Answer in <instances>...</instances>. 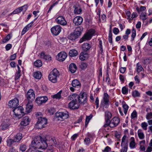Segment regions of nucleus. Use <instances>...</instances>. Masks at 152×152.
<instances>
[{
	"label": "nucleus",
	"instance_id": "nucleus-25",
	"mask_svg": "<svg viewBox=\"0 0 152 152\" xmlns=\"http://www.w3.org/2000/svg\"><path fill=\"white\" fill-rule=\"evenodd\" d=\"M72 85L73 87L75 88L80 87V83L78 80L76 79L73 80L72 82Z\"/></svg>",
	"mask_w": 152,
	"mask_h": 152
},
{
	"label": "nucleus",
	"instance_id": "nucleus-42",
	"mask_svg": "<svg viewBox=\"0 0 152 152\" xmlns=\"http://www.w3.org/2000/svg\"><path fill=\"white\" fill-rule=\"evenodd\" d=\"M145 9L146 7L145 6H141L140 8L138 7H137L136 10L138 12H140L141 11H144L145 10Z\"/></svg>",
	"mask_w": 152,
	"mask_h": 152
},
{
	"label": "nucleus",
	"instance_id": "nucleus-58",
	"mask_svg": "<svg viewBox=\"0 0 152 152\" xmlns=\"http://www.w3.org/2000/svg\"><path fill=\"white\" fill-rule=\"evenodd\" d=\"M78 135L77 134H75L71 137V139L72 141H74L77 138Z\"/></svg>",
	"mask_w": 152,
	"mask_h": 152
},
{
	"label": "nucleus",
	"instance_id": "nucleus-32",
	"mask_svg": "<svg viewBox=\"0 0 152 152\" xmlns=\"http://www.w3.org/2000/svg\"><path fill=\"white\" fill-rule=\"evenodd\" d=\"M34 66L37 67H41L42 65V61L40 60H38L34 63Z\"/></svg>",
	"mask_w": 152,
	"mask_h": 152
},
{
	"label": "nucleus",
	"instance_id": "nucleus-62",
	"mask_svg": "<svg viewBox=\"0 0 152 152\" xmlns=\"http://www.w3.org/2000/svg\"><path fill=\"white\" fill-rule=\"evenodd\" d=\"M137 15L136 13L133 12L132 14V16L131 18V20H132L134 18L137 17Z\"/></svg>",
	"mask_w": 152,
	"mask_h": 152
},
{
	"label": "nucleus",
	"instance_id": "nucleus-59",
	"mask_svg": "<svg viewBox=\"0 0 152 152\" xmlns=\"http://www.w3.org/2000/svg\"><path fill=\"white\" fill-rule=\"evenodd\" d=\"M22 10V11L24 12H25L27 9L28 6L27 4L21 7Z\"/></svg>",
	"mask_w": 152,
	"mask_h": 152
},
{
	"label": "nucleus",
	"instance_id": "nucleus-16",
	"mask_svg": "<svg viewBox=\"0 0 152 152\" xmlns=\"http://www.w3.org/2000/svg\"><path fill=\"white\" fill-rule=\"evenodd\" d=\"M83 20V18L82 17L77 16L74 18L73 22L75 25L78 26L82 23Z\"/></svg>",
	"mask_w": 152,
	"mask_h": 152
},
{
	"label": "nucleus",
	"instance_id": "nucleus-33",
	"mask_svg": "<svg viewBox=\"0 0 152 152\" xmlns=\"http://www.w3.org/2000/svg\"><path fill=\"white\" fill-rule=\"evenodd\" d=\"M131 139L132 141L130 142L129 144V146L131 148H135V143L134 138L131 137Z\"/></svg>",
	"mask_w": 152,
	"mask_h": 152
},
{
	"label": "nucleus",
	"instance_id": "nucleus-4",
	"mask_svg": "<svg viewBox=\"0 0 152 152\" xmlns=\"http://www.w3.org/2000/svg\"><path fill=\"white\" fill-rule=\"evenodd\" d=\"M82 31V29L81 27H77L73 33L68 36V38L71 40H75L80 36Z\"/></svg>",
	"mask_w": 152,
	"mask_h": 152
},
{
	"label": "nucleus",
	"instance_id": "nucleus-2",
	"mask_svg": "<svg viewBox=\"0 0 152 152\" xmlns=\"http://www.w3.org/2000/svg\"><path fill=\"white\" fill-rule=\"evenodd\" d=\"M71 98H73V100H77L81 104L84 105L87 103V96L86 94L85 93L80 94L79 95L77 94H72Z\"/></svg>",
	"mask_w": 152,
	"mask_h": 152
},
{
	"label": "nucleus",
	"instance_id": "nucleus-1",
	"mask_svg": "<svg viewBox=\"0 0 152 152\" xmlns=\"http://www.w3.org/2000/svg\"><path fill=\"white\" fill-rule=\"evenodd\" d=\"M30 146V148L45 149L48 147L46 139L45 137L42 138L40 136H37L31 141Z\"/></svg>",
	"mask_w": 152,
	"mask_h": 152
},
{
	"label": "nucleus",
	"instance_id": "nucleus-51",
	"mask_svg": "<svg viewBox=\"0 0 152 152\" xmlns=\"http://www.w3.org/2000/svg\"><path fill=\"white\" fill-rule=\"evenodd\" d=\"M126 16L128 17V18H127V19L129 20V22H131V12L129 11H127L126 13Z\"/></svg>",
	"mask_w": 152,
	"mask_h": 152
},
{
	"label": "nucleus",
	"instance_id": "nucleus-18",
	"mask_svg": "<svg viewBox=\"0 0 152 152\" xmlns=\"http://www.w3.org/2000/svg\"><path fill=\"white\" fill-rule=\"evenodd\" d=\"M30 120L27 116H25L23 119L22 121L20 122L21 125L26 126L29 124Z\"/></svg>",
	"mask_w": 152,
	"mask_h": 152
},
{
	"label": "nucleus",
	"instance_id": "nucleus-15",
	"mask_svg": "<svg viewBox=\"0 0 152 152\" xmlns=\"http://www.w3.org/2000/svg\"><path fill=\"white\" fill-rule=\"evenodd\" d=\"M67 55L65 52H61L57 56L56 58L57 59L60 61H63L66 58Z\"/></svg>",
	"mask_w": 152,
	"mask_h": 152
},
{
	"label": "nucleus",
	"instance_id": "nucleus-24",
	"mask_svg": "<svg viewBox=\"0 0 152 152\" xmlns=\"http://www.w3.org/2000/svg\"><path fill=\"white\" fill-rule=\"evenodd\" d=\"M88 55L85 53L81 52L79 56L80 59L82 61H83L88 59Z\"/></svg>",
	"mask_w": 152,
	"mask_h": 152
},
{
	"label": "nucleus",
	"instance_id": "nucleus-47",
	"mask_svg": "<svg viewBox=\"0 0 152 152\" xmlns=\"http://www.w3.org/2000/svg\"><path fill=\"white\" fill-rule=\"evenodd\" d=\"M137 117V113L135 110H134L131 115V117L132 118H134Z\"/></svg>",
	"mask_w": 152,
	"mask_h": 152
},
{
	"label": "nucleus",
	"instance_id": "nucleus-52",
	"mask_svg": "<svg viewBox=\"0 0 152 152\" xmlns=\"http://www.w3.org/2000/svg\"><path fill=\"white\" fill-rule=\"evenodd\" d=\"M84 142L86 145L89 144L90 143V140L88 137L86 138L84 140Z\"/></svg>",
	"mask_w": 152,
	"mask_h": 152
},
{
	"label": "nucleus",
	"instance_id": "nucleus-38",
	"mask_svg": "<svg viewBox=\"0 0 152 152\" xmlns=\"http://www.w3.org/2000/svg\"><path fill=\"white\" fill-rule=\"evenodd\" d=\"M52 97L56 99H59L61 98V91H59L56 94L52 96Z\"/></svg>",
	"mask_w": 152,
	"mask_h": 152
},
{
	"label": "nucleus",
	"instance_id": "nucleus-48",
	"mask_svg": "<svg viewBox=\"0 0 152 152\" xmlns=\"http://www.w3.org/2000/svg\"><path fill=\"white\" fill-rule=\"evenodd\" d=\"M146 14H144L143 13H142L140 15L141 18L143 21H144L146 19Z\"/></svg>",
	"mask_w": 152,
	"mask_h": 152
},
{
	"label": "nucleus",
	"instance_id": "nucleus-17",
	"mask_svg": "<svg viewBox=\"0 0 152 152\" xmlns=\"http://www.w3.org/2000/svg\"><path fill=\"white\" fill-rule=\"evenodd\" d=\"M57 23L62 25H65L67 24V22L65 19L64 18L60 16L58 17L56 20Z\"/></svg>",
	"mask_w": 152,
	"mask_h": 152
},
{
	"label": "nucleus",
	"instance_id": "nucleus-21",
	"mask_svg": "<svg viewBox=\"0 0 152 152\" xmlns=\"http://www.w3.org/2000/svg\"><path fill=\"white\" fill-rule=\"evenodd\" d=\"M73 7L74 9V13L75 14L79 15L82 12V10L79 6L75 5Z\"/></svg>",
	"mask_w": 152,
	"mask_h": 152
},
{
	"label": "nucleus",
	"instance_id": "nucleus-64",
	"mask_svg": "<svg viewBox=\"0 0 152 152\" xmlns=\"http://www.w3.org/2000/svg\"><path fill=\"white\" fill-rule=\"evenodd\" d=\"M124 77L122 75H119V78L121 82H124Z\"/></svg>",
	"mask_w": 152,
	"mask_h": 152
},
{
	"label": "nucleus",
	"instance_id": "nucleus-39",
	"mask_svg": "<svg viewBox=\"0 0 152 152\" xmlns=\"http://www.w3.org/2000/svg\"><path fill=\"white\" fill-rule=\"evenodd\" d=\"M136 36V31L135 29L134 28L132 29V34L131 35L132 40L133 41Z\"/></svg>",
	"mask_w": 152,
	"mask_h": 152
},
{
	"label": "nucleus",
	"instance_id": "nucleus-29",
	"mask_svg": "<svg viewBox=\"0 0 152 152\" xmlns=\"http://www.w3.org/2000/svg\"><path fill=\"white\" fill-rule=\"evenodd\" d=\"M78 54L77 51L75 49H72L69 52V55L71 57H74Z\"/></svg>",
	"mask_w": 152,
	"mask_h": 152
},
{
	"label": "nucleus",
	"instance_id": "nucleus-19",
	"mask_svg": "<svg viewBox=\"0 0 152 152\" xmlns=\"http://www.w3.org/2000/svg\"><path fill=\"white\" fill-rule=\"evenodd\" d=\"M72 101L69 104V108L72 109H76L78 108V107H76L75 106L77 104V100H73V98H72Z\"/></svg>",
	"mask_w": 152,
	"mask_h": 152
},
{
	"label": "nucleus",
	"instance_id": "nucleus-46",
	"mask_svg": "<svg viewBox=\"0 0 152 152\" xmlns=\"http://www.w3.org/2000/svg\"><path fill=\"white\" fill-rule=\"evenodd\" d=\"M127 150V144H125L123 148L122 149L121 151V152H126Z\"/></svg>",
	"mask_w": 152,
	"mask_h": 152
},
{
	"label": "nucleus",
	"instance_id": "nucleus-41",
	"mask_svg": "<svg viewBox=\"0 0 152 152\" xmlns=\"http://www.w3.org/2000/svg\"><path fill=\"white\" fill-rule=\"evenodd\" d=\"M20 70H18V72L15 73V80H17L20 78Z\"/></svg>",
	"mask_w": 152,
	"mask_h": 152
},
{
	"label": "nucleus",
	"instance_id": "nucleus-28",
	"mask_svg": "<svg viewBox=\"0 0 152 152\" xmlns=\"http://www.w3.org/2000/svg\"><path fill=\"white\" fill-rule=\"evenodd\" d=\"M42 73L39 71L35 72L34 73L33 76L36 79H40L42 77Z\"/></svg>",
	"mask_w": 152,
	"mask_h": 152
},
{
	"label": "nucleus",
	"instance_id": "nucleus-50",
	"mask_svg": "<svg viewBox=\"0 0 152 152\" xmlns=\"http://www.w3.org/2000/svg\"><path fill=\"white\" fill-rule=\"evenodd\" d=\"M148 125L146 122H144L141 124L142 127L144 130L147 129Z\"/></svg>",
	"mask_w": 152,
	"mask_h": 152
},
{
	"label": "nucleus",
	"instance_id": "nucleus-7",
	"mask_svg": "<svg viewBox=\"0 0 152 152\" xmlns=\"http://www.w3.org/2000/svg\"><path fill=\"white\" fill-rule=\"evenodd\" d=\"M15 115L18 118H20L25 115V113L24 112V109L21 106H19L12 110Z\"/></svg>",
	"mask_w": 152,
	"mask_h": 152
},
{
	"label": "nucleus",
	"instance_id": "nucleus-60",
	"mask_svg": "<svg viewBox=\"0 0 152 152\" xmlns=\"http://www.w3.org/2000/svg\"><path fill=\"white\" fill-rule=\"evenodd\" d=\"M83 118V116H80L78 119L75 122V123H80L82 121Z\"/></svg>",
	"mask_w": 152,
	"mask_h": 152
},
{
	"label": "nucleus",
	"instance_id": "nucleus-11",
	"mask_svg": "<svg viewBox=\"0 0 152 152\" xmlns=\"http://www.w3.org/2000/svg\"><path fill=\"white\" fill-rule=\"evenodd\" d=\"M26 97L28 102H32L35 98V95L33 90L32 89H29L27 93Z\"/></svg>",
	"mask_w": 152,
	"mask_h": 152
},
{
	"label": "nucleus",
	"instance_id": "nucleus-6",
	"mask_svg": "<svg viewBox=\"0 0 152 152\" xmlns=\"http://www.w3.org/2000/svg\"><path fill=\"white\" fill-rule=\"evenodd\" d=\"M47 122L46 118L40 116L38 118V121L36 125L38 129H41L46 127Z\"/></svg>",
	"mask_w": 152,
	"mask_h": 152
},
{
	"label": "nucleus",
	"instance_id": "nucleus-3",
	"mask_svg": "<svg viewBox=\"0 0 152 152\" xmlns=\"http://www.w3.org/2000/svg\"><path fill=\"white\" fill-rule=\"evenodd\" d=\"M60 75L58 71L54 69L50 73L48 76L49 80L52 82L55 83L57 82L58 79Z\"/></svg>",
	"mask_w": 152,
	"mask_h": 152
},
{
	"label": "nucleus",
	"instance_id": "nucleus-55",
	"mask_svg": "<svg viewBox=\"0 0 152 152\" xmlns=\"http://www.w3.org/2000/svg\"><path fill=\"white\" fill-rule=\"evenodd\" d=\"M43 58L45 60H48L50 61L51 60V56L49 55H46L45 56H44V58Z\"/></svg>",
	"mask_w": 152,
	"mask_h": 152
},
{
	"label": "nucleus",
	"instance_id": "nucleus-35",
	"mask_svg": "<svg viewBox=\"0 0 152 152\" xmlns=\"http://www.w3.org/2000/svg\"><path fill=\"white\" fill-rule=\"evenodd\" d=\"M88 66L87 63L82 62L80 65V67L82 69L84 70Z\"/></svg>",
	"mask_w": 152,
	"mask_h": 152
},
{
	"label": "nucleus",
	"instance_id": "nucleus-20",
	"mask_svg": "<svg viewBox=\"0 0 152 152\" xmlns=\"http://www.w3.org/2000/svg\"><path fill=\"white\" fill-rule=\"evenodd\" d=\"M112 115L111 113L109 112L106 111L105 113V124L109 122L110 119L111 118Z\"/></svg>",
	"mask_w": 152,
	"mask_h": 152
},
{
	"label": "nucleus",
	"instance_id": "nucleus-56",
	"mask_svg": "<svg viewBox=\"0 0 152 152\" xmlns=\"http://www.w3.org/2000/svg\"><path fill=\"white\" fill-rule=\"evenodd\" d=\"M96 11H97V15L98 16H97V18H99V20H100V10L99 9H98L97 10H96Z\"/></svg>",
	"mask_w": 152,
	"mask_h": 152
},
{
	"label": "nucleus",
	"instance_id": "nucleus-44",
	"mask_svg": "<svg viewBox=\"0 0 152 152\" xmlns=\"http://www.w3.org/2000/svg\"><path fill=\"white\" fill-rule=\"evenodd\" d=\"M9 126V125L7 123H3L2 124L1 129L3 130H5L7 129Z\"/></svg>",
	"mask_w": 152,
	"mask_h": 152
},
{
	"label": "nucleus",
	"instance_id": "nucleus-22",
	"mask_svg": "<svg viewBox=\"0 0 152 152\" xmlns=\"http://www.w3.org/2000/svg\"><path fill=\"white\" fill-rule=\"evenodd\" d=\"M33 105L32 102H28L26 105V112L28 113L31 111L33 108Z\"/></svg>",
	"mask_w": 152,
	"mask_h": 152
},
{
	"label": "nucleus",
	"instance_id": "nucleus-37",
	"mask_svg": "<svg viewBox=\"0 0 152 152\" xmlns=\"http://www.w3.org/2000/svg\"><path fill=\"white\" fill-rule=\"evenodd\" d=\"M92 117V115L91 114L89 116H86V119L85 121V125L86 126L87 125L88 123H89L90 120L91 119V118Z\"/></svg>",
	"mask_w": 152,
	"mask_h": 152
},
{
	"label": "nucleus",
	"instance_id": "nucleus-31",
	"mask_svg": "<svg viewBox=\"0 0 152 152\" xmlns=\"http://www.w3.org/2000/svg\"><path fill=\"white\" fill-rule=\"evenodd\" d=\"M15 142V141L13 139H8L7 140V145L8 146L10 147L12 146L13 143Z\"/></svg>",
	"mask_w": 152,
	"mask_h": 152
},
{
	"label": "nucleus",
	"instance_id": "nucleus-8",
	"mask_svg": "<svg viewBox=\"0 0 152 152\" xmlns=\"http://www.w3.org/2000/svg\"><path fill=\"white\" fill-rule=\"evenodd\" d=\"M120 123V119L119 118L115 117L113 118L111 121H109L108 124H105L104 125V127L109 126L111 128H114L117 126Z\"/></svg>",
	"mask_w": 152,
	"mask_h": 152
},
{
	"label": "nucleus",
	"instance_id": "nucleus-49",
	"mask_svg": "<svg viewBox=\"0 0 152 152\" xmlns=\"http://www.w3.org/2000/svg\"><path fill=\"white\" fill-rule=\"evenodd\" d=\"M113 33L115 35L117 34L119 32V29L117 28H114L113 30Z\"/></svg>",
	"mask_w": 152,
	"mask_h": 152
},
{
	"label": "nucleus",
	"instance_id": "nucleus-26",
	"mask_svg": "<svg viewBox=\"0 0 152 152\" xmlns=\"http://www.w3.org/2000/svg\"><path fill=\"white\" fill-rule=\"evenodd\" d=\"M82 47L83 51L86 52L90 49L91 45L88 43H84L82 45Z\"/></svg>",
	"mask_w": 152,
	"mask_h": 152
},
{
	"label": "nucleus",
	"instance_id": "nucleus-45",
	"mask_svg": "<svg viewBox=\"0 0 152 152\" xmlns=\"http://www.w3.org/2000/svg\"><path fill=\"white\" fill-rule=\"evenodd\" d=\"M19 149L20 151L22 152L24 151L26 149V145L23 144L21 145Z\"/></svg>",
	"mask_w": 152,
	"mask_h": 152
},
{
	"label": "nucleus",
	"instance_id": "nucleus-5",
	"mask_svg": "<svg viewBox=\"0 0 152 152\" xmlns=\"http://www.w3.org/2000/svg\"><path fill=\"white\" fill-rule=\"evenodd\" d=\"M95 31L94 29H91L86 34L79 40V43H81L86 40H88L91 38L92 37L95 33Z\"/></svg>",
	"mask_w": 152,
	"mask_h": 152
},
{
	"label": "nucleus",
	"instance_id": "nucleus-36",
	"mask_svg": "<svg viewBox=\"0 0 152 152\" xmlns=\"http://www.w3.org/2000/svg\"><path fill=\"white\" fill-rule=\"evenodd\" d=\"M132 95L134 97H139L140 96V94L138 91L134 90L132 92Z\"/></svg>",
	"mask_w": 152,
	"mask_h": 152
},
{
	"label": "nucleus",
	"instance_id": "nucleus-30",
	"mask_svg": "<svg viewBox=\"0 0 152 152\" xmlns=\"http://www.w3.org/2000/svg\"><path fill=\"white\" fill-rule=\"evenodd\" d=\"M136 66V72L138 73L143 70V67L139 63L137 64Z\"/></svg>",
	"mask_w": 152,
	"mask_h": 152
},
{
	"label": "nucleus",
	"instance_id": "nucleus-54",
	"mask_svg": "<svg viewBox=\"0 0 152 152\" xmlns=\"http://www.w3.org/2000/svg\"><path fill=\"white\" fill-rule=\"evenodd\" d=\"M146 118L148 120L150 119H151L152 118V113H148L146 116Z\"/></svg>",
	"mask_w": 152,
	"mask_h": 152
},
{
	"label": "nucleus",
	"instance_id": "nucleus-34",
	"mask_svg": "<svg viewBox=\"0 0 152 152\" xmlns=\"http://www.w3.org/2000/svg\"><path fill=\"white\" fill-rule=\"evenodd\" d=\"M124 104H123L122 107L124 110V113L125 115H126L129 108L128 106L124 102Z\"/></svg>",
	"mask_w": 152,
	"mask_h": 152
},
{
	"label": "nucleus",
	"instance_id": "nucleus-12",
	"mask_svg": "<svg viewBox=\"0 0 152 152\" xmlns=\"http://www.w3.org/2000/svg\"><path fill=\"white\" fill-rule=\"evenodd\" d=\"M19 104V100L17 98H15L14 99L9 101L8 104V106L11 108L14 109L18 107L17 106Z\"/></svg>",
	"mask_w": 152,
	"mask_h": 152
},
{
	"label": "nucleus",
	"instance_id": "nucleus-13",
	"mask_svg": "<svg viewBox=\"0 0 152 152\" xmlns=\"http://www.w3.org/2000/svg\"><path fill=\"white\" fill-rule=\"evenodd\" d=\"M61 27L58 25H57L52 27L51 29V31L52 34L54 35L57 36L61 31Z\"/></svg>",
	"mask_w": 152,
	"mask_h": 152
},
{
	"label": "nucleus",
	"instance_id": "nucleus-40",
	"mask_svg": "<svg viewBox=\"0 0 152 152\" xmlns=\"http://www.w3.org/2000/svg\"><path fill=\"white\" fill-rule=\"evenodd\" d=\"M122 91L123 94H126L128 92V88L126 86H124L122 88Z\"/></svg>",
	"mask_w": 152,
	"mask_h": 152
},
{
	"label": "nucleus",
	"instance_id": "nucleus-61",
	"mask_svg": "<svg viewBox=\"0 0 152 152\" xmlns=\"http://www.w3.org/2000/svg\"><path fill=\"white\" fill-rule=\"evenodd\" d=\"M16 57V53H15L12 55L10 56V60H15Z\"/></svg>",
	"mask_w": 152,
	"mask_h": 152
},
{
	"label": "nucleus",
	"instance_id": "nucleus-14",
	"mask_svg": "<svg viewBox=\"0 0 152 152\" xmlns=\"http://www.w3.org/2000/svg\"><path fill=\"white\" fill-rule=\"evenodd\" d=\"M48 98L46 96H42L36 98L35 101L39 105L45 103L48 100Z\"/></svg>",
	"mask_w": 152,
	"mask_h": 152
},
{
	"label": "nucleus",
	"instance_id": "nucleus-43",
	"mask_svg": "<svg viewBox=\"0 0 152 152\" xmlns=\"http://www.w3.org/2000/svg\"><path fill=\"white\" fill-rule=\"evenodd\" d=\"M22 7H18L17 9H16L15 10L13 11L14 14H16L20 12L21 11H22Z\"/></svg>",
	"mask_w": 152,
	"mask_h": 152
},
{
	"label": "nucleus",
	"instance_id": "nucleus-27",
	"mask_svg": "<svg viewBox=\"0 0 152 152\" xmlns=\"http://www.w3.org/2000/svg\"><path fill=\"white\" fill-rule=\"evenodd\" d=\"M22 134H17L14 137L13 139L15 142H18L22 139Z\"/></svg>",
	"mask_w": 152,
	"mask_h": 152
},
{
	"label": "nucleus",
	"instance_id": "nucleus-10",
	"mask_svg": "<svg viewBox=\"0 0 152 152\" xmlns=\"http://www.w3.org/2000/svg\"><path fill=\"white\" fill-rule=\"evenodd\" d=\"M109 96L107 93L104 94L103 100L101 102V104L103 106V109L104 108H108L109 104Z\"/></svg>",
	"mask_w": 152,
	"mask_h": 152
},
{
	"label": "nucleus",
	"instance_id": "nucleus-57",
	"mask_svg": "<svg viewBox=\"0 0 152 152\" xmlns=\"http://www.w3.org/2000/svg\"><path fill=\"white\" fill-rule=\"evenodd\" d=\"M12 45L10 44H7L5 47V48L7 50H9L12 48Z\"/></svg>",
	"mask_w": 152,
	"mask_h": 152
},
{
	"label": "nucleus",
	"instance_id": "nucleus-63",
	"mask_svg": "<svg viewBox=\"0 0 152 152\" xmlns=\"http://www.w3.org/2000/svg\"><path fill=\"white\" fill-rule=\"evenodd\" d=\"M34 22L33 21L31 22L30 23H29L26 26L27 27V28H28V29H29V28L32 27Z\"/></svg>",
	"mask_w": 152,
	"mask_h": 152
},
{
	"label": "nucleus",
	"instance_id": "nucleus-9",
	"mask_svg": "<svg viewBox=\"0 0 152 152\" xmlns=\"http://www.w3.org/2000/svg\"><path fill=\"white\" fill-rule=\"evenodd\" d=\"M55 115L56 118H58V120L63 121L68 118L69 114L67 111H65L63 112H57Z\"/></svg>",
	"mask_w": 152,
	"mask_h": 152
},
{
	"label": "nucleus",
	"instance_id": "nucleus-23",
	"mask_svg": "<svg viewBox=\"0 0 152 152\" xmlns=\"http://www.w3.org/2000/svg\"><path fill=\"white\" fill-rule=\"evenodd\" d=\"M69 69L71 73H73L76 72L77 67L75 64L72 63L69 65Z\"/></svg>",
	"mask_w": 152,
	"mask_h": 152
},
{
	"label": "nucleus",
	"instance_id": "nucleus-53",
	"mask_svg": "<svg viewBox=\"0 0 152 152\" xmlns=\"http://www.w3.org/2000/svg\"><path fill=\"white\" fill-rule=\"evenodd\" d=\"M29 29L26 26L23 28L21 32V34L23 35Z\"/></svg>",
	"mask_w": 152,
	"mask_h": 152
}]
</instances>
